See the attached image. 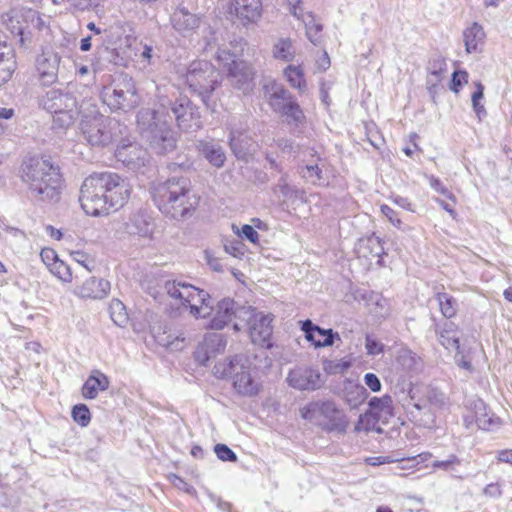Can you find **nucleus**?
I'll return each instance as SVG.
<instances>
[{"label":"nucleus","instance_id":"obj_1","mask_svg":"<svg viewBox=\"0 0 512 512\" xmlns=\"http://www.w3.org/2000/svg\"><path fill=\"white\" fill-rule=\"evenodd\" d=\"M157 110L142 109L137 114V124L142 136L159 154H165L176 148L175 132L171 128L172 118L178 128L184 132H195L202 127L198 108L188 98L175 102L159 98Z\"/></svg>","mask_w":512,"mask_h":512},{"label":"nucleus","instance_id":"obj_2","mask_svg":"<svg viewBox=\"0 0 512 512\" xmlns=\"http://www.w3.org/2000/svg\"><path fill=\"white\" fill-rule=\"evenodd\" d=\"M164 290L179 307L189 308L194 317L211 316L209 323L211 329L221 330L234 319L242 323L243 318L251 314L250 306L239 305L231 298H224L218 301L216 306H211L209 294L187 282L167 281Z\"/></svg>","mask_w":512,"mask_h":512},{"label":"nucleus","instance_id":"obj_3","mask_svg":"<svg viewBox=\"0 0 512 512\" xmlns=\"http://www.w3.org/2000/svg\"><path fill=\"white\" fill-rule=\"evenodd\" d=\"M131 186L127 179L111 171L94 172L83 181L79 201L87 215H107L128 201Z\"/></svg>","mask_w":512,"mask_h":512},{"label":"nucleus","instance_id":"obj_4","mask_svg":"<svg viewBox=\"0 0 512 512\" xmlns=\"http://www.w3.org/2000/svg\"><path fill=\"white\" fill-rule=\"evenodd\" d=\"M21 181L31 197L41 201H57L62 186V176L57 165L49 158L32 156L20 166Z\"/></svg>","mask_w":512,"mask_h":512},{"label":"nucleus","instance_id":"obj_5","mask_svg":"<svg viewBox=\"0 0 512 512\" xmlns=\"http://www.w3.org/2000/svg\"><path fill=\"white\" fill-rule=\"evenodd\" d=\"M152 197L158 209L173 219L189 215L199 204L187 177H171L157 183L152 188Z\"/></svg>","mask_w":512,"mask_h":512},{"label":"nucleus","instance_id":"obj_6","mask_svg":"<svg viewBox=\"0 0 512 512\" xmlns=\"http://www.w3.org/2000/svg\"><path fill=\"white\" fill-rule=\"evenodd\" d=\"M299 412L304 420L326 432L345 433L349 425L345 411L332 400L310 402Z\"/></svg>","mask_w":512,"mask_h":512},{"label":"nucleus","instance_id":"obj_7","mask_svg":"<svg viewBox=\"0 0 512 512\" xmlns=\"http://www.w3.org/2000/svg\"><path fill=\"white\" fill-rule=\"evenodd\" d=\"M250 361L242 355L220 361L214 366L217 378H231L235 390L243 396H254L258 393L259 385L250 373Z\"/></svg>","mask_w":512,"mask_h":512},{"label":"nucleus","instance_id":"obj_8","mask_svg":"<svg viewBox=\"0 0 512 512\" xmlns=\"http://www.w3.org/2000/svg\"><path fill=\"white\" fill-rule=\"evenodd\" d=\"M216 60L225 71L231 86L245 95L253 91L256 71L251 63L237 60L236 55L226 48L218 49Z\"/></svg>","mask_w":512,"mask_h":512},{"label":"nucleus","instance_id":"obj_9","mask_svg":"<svg viewBox=\"0 0 512 512\" xmlns=\"http://www.w3.org/2000/svg\"><path fill=\"white\" fill-rule=\"evenodd\" d=\"M43 108L53 115V127L65 129L72 125L79 115L76 98L67 92L52 89L41 100Z\"/></svg>","mask_w":512,"mask_h":512},{"label":"nucleus","instance_id":"obj_10","mask_svg":"<svg viewBox=\"0 0 512 512\" xmlns=\"http://www.w3.org/2000/svg\"><path fill=\"white\" fill-rule=\"evenodd\" d=\"M84 139L91 145L105 147L122 134L121 124L102 114L84 116L80 123Z\"/></svg>","mask_w":512,"mask_h":512},{"label":"nucleus","instance_id":"obj_11","mask_svg":"<svg viewBox=\"0 0 512 512\" xmlns=\"http://www.w3.org/2000/svg\"><path fill=\"white\" fill-rule=\"evenodd\" d=\"M101 98L112 111L131 110L140 101L133 79L126 74L120 75L110 85L105 86Z\"/></svg>","mask_w":512,"mask_h":512},{"label":"nucleus","instance_id":"obj_12","mask_svg":"<svg viewBox=\"0 0 512 512\" xmlns=\"http://www.w3.org/2000/svg\"><path fill=\"white\" fill-rule=\"evenodd\" d=\"M186 84L190 91L206 102L210 94L221 81L220 72L208 61H193L185 75Z\"/></svg>","mask_w":512,"mask_h":512},{"label":"nucleus","instance_id":"obj_13","mask_svg":"<svg viewBox=\"0 0 512 512\" xmlns=\"http://www.w3.org/2000/svg\"><path fill=\"white\" fill-rule=\"evenodd\" d=\"M393 416L394 405L389 394L372 397L368 401L367 411L359 416L356 430H360V426H363L366 431L374 430L379 422L386 424Z\"/></svg>","mask_w":512,"mask_h":512},{"label":"nucleus","instance_id":"obj_14","mask_svg":"<svg viewBox=\"0 0 512 512\" xmlns=\"http://www.w3.org/2000/svg\"><path fill=\"white\" fill-rule=\"evenodd\" d=\"M271 322V315L257 312L251 307V314H249V317L246 316L243 318L242 323L235 322L233 324V328L236 331H240L245 325H247L252 342L254 344L269 347L272 335Z\"/></svg>","mask_w":512,"mask_h":512},{"label":"nucleus","instance_id":"obj_15","mask_svg":"<svg viewBox=\"0 0 512 512\" xmlns=\"http://www.w3.org/2000/svg\"><path fill=\"white\" fill-rule=\"evenodd\" d=\"M286 380L290 387L300 391H314L321 388L324 383L319 369L306 366L292 369Z\"/></svg>","mask_w":512,"mask_h":512},{"label":"nucleus","instance_id":"obj_16","mask_svg":"<svg viewBox=\"0 0 512 512\" xmlns=\"http://www.w3.org/2000/svg\"><path fill=\"white\" fill-rule=\"evenodd\" d=\"M123 226L125 233L130 237L151 239L155 224L147 210L139 209L128 216Z\"/></svg>","mask_w":512,"mask_h":512},{"label":"nucleus","instance_id":"obj_17","mask_svg":"<svg viewBox=\"0 0 512 512\" xmlns=\"http://www.w3.org/2000/svg\"><path fill=\"white\" fill-rule=\"evenodd\" d=\"M110 289L108 280L91 276L76 284L72 293L80 299L102 300L108 296Z\"/></svg>","mask_w":512,"mask_h":512},{"label":"nucleus","instance_id":"obj_18","mask_svg":"<svg viewBox=\"0 0 512 512\" xmlns=\"http://www.w3.org/2000/svg\"><path fill=\"white\" fill-rule=\"evenodd\" d=\"M115 157L127 168L136 170L148 161V152L137 143H128L117 147Z\"/></svg>","mask_w":512,"mask_h":512},{"label":"nucleus","instance_id":"obj_19","mask_svg":"<svg viewBox=\"0 0 512 512\" xmlns=\"http://www.w3.org/2000/svg\"><path fill=\"white\" fill-rule=\"evenodd\" d=\"M263 94L270 108L278 113L279 110L294 96L284 85L274 79H268L263 83Z\"/></svg>","mask_w":512,"mask_h":512},{"label":"nucleus","instance_id":"obj_20","mask_svg":"<svg viewBox=\"0 0 512 512\" xmlns=\"http://www.w3.org/2000/svg\"><path fill=\"white\" fill-rule=\"evenodd\" d=\"M301 329L305 333L306 340L316 348L332 346L335 339H340L339 334L332 329L321 328L309 319L302 322Z\"/></svg>","mask_w":512,"mask_h":512},{"label":"nucleus","instance_id":"obj_21","mask_svg":"<svg viewBox=\"0 0 512 512\" xmlns=\"http://www.w3.org/2000/svg\"><path fill=\"white\" fill-rule=\"evenodd\" d=\"M61 57L54 52H43L37 58V71L44 85H51L58 79V71Z\"/></svg>","mask_w":512,"mask_h":512},{"label":"nucleus","instance_id":"obj_22","mask_svg":"<svg viewBox=\"0 0 512 512\" xmlns=\"http://www.w3.org/2000/svg\"><path fill=\"white\" fill-rule=\"evenodd\" d=\"M173 28L182 36H190L200 26L201 18L185 7H178L171 16Z\"/></svg>","mask_w":512,"mask_h":512},{"label":"nucleus","instance_id":"obj_23","mask_svg":"<svg viewBox=\"0 0 512 512\" xmlns=\"http://www.w3.org/2000/svg\"><path fill=\"white\" fill-rule=\"evenodd\" d=\"M231 10L243 25L255 23L262 15V0H233Z\"/></svg>","mask_w":512,"mask_h":512},{"label":"nucleus","instance_id":"obj_24","mask_svg":"<svg viewBox=\"0 0 512 512\" xmlns=\"http://www.w3.org/2000/svg\"><path fill=\"white\" fill-rule=\"evenodd\" d=\"M254 141L247 131L232 129L230 147L238 159H244L253 150Z\"/></svg>","mask_w":512,"mask_h":512},{"label":"nucleus","instance_id":"obj_25","mask_svg":"<svg viewBox=\"0 0 512 512\" xmlns=\"http://www.w3.org/2000/svg\"><path fill=\"white\" fill-rule=\"evenodd\" d=\"M108 377L99 370H94L87 378L82 387V396L85 399H95L99 391H105L109 388Z\"/></svg>","mask_w":512,"mask_h":512},{"label":"nucleus","instance_id":"obj_26","mask_svg":"<svg viewBox=\"0 0 512 512\" xmlns=\"http://www.w3.org/2000/svg\"><path fill=\"white\" fill-rule=\"evenodd\" d=\"M23 22L24 15L18 9H11L1 15V23L11 32V34L19 36V44L21 46L25 45V26L23 25Z\"/></svg>","mask_w":512,"mask_h":512},{"label":"nucleus","instance_id":"obj_27","mask_svg":"<svg viewBox=\"0 0 512 512\" xmlns=\"http://www.w3.org/2000/svg\"><path fill=\"white\" fill-rule=\"evenodd\" d=\"M463 40L467 53H477L482 50L485 40L483 27L474 22L463 32Z\"/></svg>","mask_w":512,"mask_h":512},{"label":"nucleus","instance_id":"obj_28","mask_svg":"<svg viewBox=\"0 0 512 512\" xmlns=\"http://www.w3.org/2000/svg\"><path fill=\"white\" fill-rule=\"evenodd\" d=\"M356 252L359 257L380 258L384 254V247L381 238L372 234L366 238L360 239L356 245Z\"/></svg>","mask_w":512,"mask_h":512},{"label":"nucleus","instance_id":"obj_29","mask_svg":"<svg viewBox=\"0 0 512 512\" xmlns=\"http://www.w3.org/2000/svg\"><path fill=\"white\" fill-rule=\"evenodd\" d=\"M435 331L442 346L446 349H459L460 340L457 336V327L453 322L445 321L442 325L436 324Z\"/></svg>","mask_w":512,"mask_h":512},{"label":"nucleus","instance_id":"obj_30","mask_svg":"<svg viewBox=\"0 0 512 512\" xmlns=\"http://www.w3.org/2000/svg\"><path fill=\"white\" fill-rule=\"evenodd\" d=\"M475 409L476 412L474 416L467 415L464 417L465 426L467 428H471L475 423L479 429L490 430L496 424L497 419L488 417L486 413H480L486 410L485 404L482 400H477L475 402Z\"/></svg>","mask_w":512,"mask_h":512},{"label":"nucleus","instance_id":"obj_31","mask_svg":"<svg viewBox=\"0 0 512 512\" xmlns=\"http://www.w3.org/2000/svg\"><path fill=\"white\" fill-rule=\"evenodd\" d=\"M283 75L290 87L297 90L300 95L307 91V81L301 65H288L283 70Z\"/></svg>","mask_w":512,"mask_h":512},{"label":"nucleus","instance_id":"obj_32","mask_svg":"<svg viewBox=\"0 0 512 512\" xmlns=\"http://www.w3.org/2000/svg\"><path fill=\"white\" fill-rule=\"evenodd\" d=\"M201 154L209 161V163L217 168L224 165L226 155L223 148L216 143L201 141L198 145Z\"/></svg>","mask_w":512,"mask_h":512},{"label":"nucleus","instance_id":"obj_33","mask_svg":"<svg viewBox=\"0 0 512 512\" xmlns=\"http://www.w3.org/2000/svg\"><path fill=\"white\" fill-rule=\"evenodd\" d=\"M226 339L218 333H209L205 336L200 349L205 353V360L214 357L216 354L224 351Z\"/></svg>","mask_w":512,"mask_h":512},{"label":"nucleus","instance_id":"obj_34","mask_svg":"<svg viewBox=\"0 0 512 512\" xmlns=\"http://www.w3.org/2000/svg\"><path fill=\"white\" fill-rule=\"evenodd\" d=\"M321 159L317 157L316 162H312L306 164L304 166L299 167V173L303 179L312 185L320 186L325 183V178L323 176V169L319 165L318 161Z\"/></svg>","mask_w":512,"mask_h":512},{"label":"nucleus","instance_id":"obj_35","mask_svg":"<svg viewBox=\"0 0 512 512\" xmlns=\"http://www.w3.org/2000/svg\"><path fill=\"white\" fill-rule=\"evenodd\" d=\"M272 54L277 60L290 62L294 59L296 50L291 39L281 38L273 45Z\"/></svg>","mask_w":512,"mask_h":512},{"label":"nucleus","instance_id":"obj_36","mask_svg":"<svg viewBox=\"0 0 512 512\" xmlns=\"http://www.w3.org/2000/svg\"><path fill=\"white\" fill-rule=\"evenodd\" d=\"M281 116L286 118L289 124L298 125L305 118L304 112L301 109L299 103L293 97L290 99L278 112Z\"/></svg>","mask_w":512,"mask_h":512},{"label":"nucleus","instance_id":"obj_37","mask_svg":"<svg viewBox=\"0 0 512 512\" xmlns=\"http://www.w3.org/2000/svg\"><path fill=\"white\" fill-rule=\"evenodd\" d=\"M298 19L304 23L308 39L315 45L320 43L322 25L316 23L315 17L309 12H301Z\"/></svg>","mask_w":512,"mask_h":512},{"label":"nucleus","instance_id":"obj_38","mask_svg":"<svg viewBox=\"0 0 512 512\" xmlns=\"http://www.w3.org/2000/svg\"><path fill=\"white\" fill-rule=\"evenodd\" d=\"M109 313L112 321L117 326L124 327L129 321L126 307L119 299L111 300L109 304Z\"/></svg>","mask_w":512,"mask_h":512},{"label":"nucleus","instance_id":"obj_39","mask_svg":"<svg viewBox=\"0 0 512 512\" xmlns=\"http://www.w3.org/2000/svg\"><path fill=\"white\" fill-rule=\"evenodd\" d=\"M436 299L438 301L440 311L445 318L449 319L455 316L457 312V302L451 295L447 293H438L436 295Z\"/></svg>","mask_w":512,"mask_h":512},{"label":"nucleus","instance_id":"obj_40","mask_svg":"<svg viewBox=\"0 0 512 512\" xmlns=\"http://www.w3.org/2000/svg\"><path fill=\"white\" fill-rule=\"evenodd\" d=\"M0 64L17 68L16 52L13 46L4 39H0Z\"/></svg>","mask_w":512,"mask_h":512},{"label":"nucleus","instance_id":"obj_41","mask_svg":"<svg viewBox=\"0 0 512 512\" xmlns=\"http://www.w3.org/2000/svg\"><path fill=\"white\" fill-rule=\"evenodd\" d=\"M397 362L404 370L412 371L417 368L420 363V358L411 350L401 349L397 356Z\"/></svg>","mask_w":512,"mask_h":512},{"label":"nucleus","instance_id":"obj_42","mask_svg":"<svg viewBox=\"0 0 512 512\" xmlns=\"http://www.w3.org/2000/svg\"><path fill=\"white\" fill-rule=\"evenodd\" d=\"M48 270L63 283H71L73 279L70 267L61 259L54 262Z\"/></svg>","mask_w":512,"mask_h":512},{"label":"nucleus","instance_id":"obj_43","mask_svg":"<svg viewBox=\"0 0 512 512\" xmlns=\"http://www.w3.org/2000/svg\"><path fill=\"white\" fill-rule=\"evenodd\" d=\"M72 419L81 427H87L91 421V413L87 405L77 404L71 411Z\"/></svg>","mask_w":512,"mask_h":512},{"label":"nucleus","instance_id":"obj_44","mask_svg":"<svg viewBox=\"0 0 512 512\" xmlns=\"http://www.w3.org/2000/svg\"><path fill=\"white\" fill-rule=\"evenodd\" d=\"M367 398V391L365 387L361 385H355L346 392V401L352 407L355 408L360 405Z\"/></svg>","mask_w":512,"mask_h":512},{"label":"nucleus","instance_id":"obj_45","mask_svg":"<svg viewBox=\"0 0 512 512\" xmlns=\"http://www.w3.org/2000/svg\"><path fill=\"white\" fill-rule=\"evenodd\" d=\"M426 178L428 179L430 187L435 192L445 196L447 199L451 200L454 204L456 203L455 195L445 187V185L442 183V181L439 178L435 177L434 175H427Z\"/></svg>","mask_w":512,"mask_h":512},{"label":"nucleus","instance_id":"obj_46","mask_svg":"<svg viewBox=\"0 0 512 512\" xmlns=\"http://www.w3.org/2000/svg\"><path fill=\"white\" fill-rule=\"evenodd\" d=\"M483 96L484 86L480 82H477L476 90L472 94V106L479 119H481L482 115H486L484 106L480 104V100L483 98Z\"/></svg>","mask_w":512,"mask_h":512},{"label":"nucleus","instance_id":"obj_47","mask_svg":"<svg viewBox=\"0 0 512 512\" xmlns=\"http://www.w3.org/2000/svg\"><path fill=\"white\" fill-rule=\"evenodd\" d=\"M426 399L429 405L435 409H441L447 404V398L445 394L437 389L428 390Z\"/></svg>","mask_w":512,"mask_h":512},{"label":"nucleus","instance_id":"obj_48","mask_svg":"<svg viewBox=\"0 0 512 512\" xmlns=\"http://www.w3.org/2000/svg\"><path fill=\"white\" fill-rule=\"evenodd\" d=\"M126 26L127 25L125 23L116 22L108 29L104 30V32L112 44H117L118 42H121V35L126 31Z\"/></svg>","mask_w":512,"mask_h":512},{"label":"nucleus","instance_id":"obj_49","mask_svg":"<svg viewBox=\"0 0 512 512\" xmlns=\"http://www.w3.org/2000/svg\"><path fill=\"white\" fill-rule=\"evenodd\" d=\"M214 452L218 459L224 462H236L237 455L225 444H216L214 446Z\"/></svg>","mask_w":512,"mask_h":512},{"label":"nucleus","instance_id":"obj_50","mask_svg":"<svg viewBox=\"0 0 512 512\" xmlns=\"http://www.w3.org/2000/svg\"><path fill=\"white\" fill-rule=\"evenodd\" d=\"M467 82H468L467 71H465V70L454 71L452 74L450 89L455 93H459L463 84H466Z\"/></svg>","mask_w":512,"mask_h":512},{"label":"nucleus","instance_id":"obj_51","mask_svg":"<svg viewBox=\"0 0 512 512\" xmlns=\"http://www.w3.org/2000/svg\"><path fill=\"white\" fill-rule=\"evenodd\" d=\"M365 348L367 350V354L371 356L379 355L384 350L383 344L370 335H367L365 338Z\"/></svg>","mask_w":512,"mask_h":512},{"label":"nucleus","instance_id":"obj_52","mask_svg":"<svg viewBox=\"0 0 512 512\" xmlns=\"http://www.w3.org/2000/svg\"><path fill=\"white\" fill-rule=\"evenodd\" d=\"M381 213L391 222V224L397 228H400L402 225V221L399 218L397 212L393 210L390 206L386 204H382L380 206Z\"/></svg>","mask_w":512,"mask_h":512},{"label":"nucleus","instance_id":"obj_53","mask_svg":"<svg viewBox=\"0 0 512 512\" xmlns=\"http://www.w3.org/2000/svg\"><path fill=\"white\" fill-rule=\"evenodd\" d=\"M445 67H446V63L441 58L433 59L430 62L428 69H429L430 75L435 78V81L440 80V76H441L442 72L445 70Z\"/></svg>","mask_w":512,"mask_h":512},{"label":"nucleus","instance_id":"obj_54","mask_svg":"<svg viewBox=\"0 0 512 512\" xmlns=\"http://www.w3.org/2000/svg\"><path fill=\"white\" fill-rule=\"evenodd\" d=\"M363 381L365 385L374 393L380 392L382 389V384L379 377L374 373H366L363 377Z\"/></svg>","mask_w":512,"mask_h":512},{"label":"nucleus","instance_id":"obj_55","mask_svg":"<svg viewBox=\"0 0 512 512\" xmlns=\"http://www.w3.org/2000/svg\"><path fill=\"white\" fill-rule=\"evenodd\" d=\"M169 480L179 490H183L188 494H192L195 492L193 486L188 484L184 479H182L176 474L169 475Z\"/></svg>","mask_w":512,"mask_h":512},{"label":"nucleus","instance_id":"obj_56","mask_svg":"<svg viewBox=\"0 0 512 512\" xmlns=\"http://www.w3.org/2000/svg\"><path fill=\"white\" fill-rule=\"evenodd\" d=\"M239 236L241 238L247 239L253 244H256L259 240L258 232L248 224L242 226L241 231L239 232Z\"/></svg>","mask_w":512,"mask_h":512},{"label":"nucleus","instance_id":"obj_57","mask_svg":"<svg viewBox=\"0 0 512 512\" xmlns=\"http://www.w3.org/2000/svg\"><path fill=\"white\" fill-rule=\"evenodd\" d=\"M455 350H456L455 362H456L457 366H459L460 368H462L464 370H467L469 373H472L474 371V368L471 364V361L463 354L460 347H459V349H455Z\"/></svg>","mask_w":512,"mask_h":512},{"label":"nucleus","instance_id":"obj_58","mask_svg":"<svg viewBox=\"0 0 512 512\" xmlns=\"http://www.w3.org/2000/svg\"><path fill=\"white\" fill-rule=\"evenodd\" d=\"M40 257L48 269L52 266V264H54V262L59 260L57 253L51 248L42 249Z\"/></svg>","mask_w":512,"mask_h":512},{"label":"nucleus","instance_id":"obj_59","mask_svg":"<svg viewBox=\"0 0 512 512\" xmlns=\"http://www.w3.org/2000/svg\"><path fill=\"white\" fill-rule=\"evenodd\" d=\"M70 4L81 11L88 10L99 4L100 0H68Z\"/></svg>","mask_w":512,"mask_h":512},{"label":"nucleus","instance_id":"obj_60","mask_svg":"<svg viewBox=\"0 0 512 512\" xmlns=\"http://www.w3.org/2000/svg\"><path fill=\"white\" fill-rule=\"evenodd\" d=\"M140 56L148 65L154 63V58H159V55L155 53L154 48L147 44L143 46Z\"/></svg>","mask_w":512,"mask_h":512},{"label":"nucleus","instance_id":"obj_61","mask_svg":"<svg viewBox=\"0 0 512 512\" xmlns=\"http://www.w3.org/2000/svg\"><path fill=\"white\" fill-rule=\"evenodd\" d=\"M459 460L455 455H451L447 460L433 462V468L448 470L453 464H458Z\"/></svg>","mask_w":512,"mask_h":512},{"label":"nucleus","instance_id":"obj_62","mask_svg":"<svg viewBox=\"0 0 512 512\" xmlns=\"http://www.w3.org/2000/svg\"><path fill=\"white\" fill-rule=\"evenodd\" d=\"M391 200L399 207L407 210V211H411V212H414V205L409 201L408 198L406 197H401V196H393L391 197Z\"/></svg>","mask_w":512,"mask_h":512},{"label":"nucleus","instance_id":"obj_63","mask_svg":"<svg viewBox=\"0 0 512 512\" xmlns=\"http://www.w3.org/2000/svg\"><path fill=\"white\" fill-rule=\"evenodd\" d=\"M16 68L0 64V86L9 81L15 72Z\"/></svg>","mask_w":512,"mask_h":512},{"label":"nucleus","instance_id":"obj_64","mask_svg":"<svg viewBox=\"0 0 512 512\" xmlns=\"http://www.w3.org/2000/svg\"><path fill=\"white\" fill-rule=\"evenodd\" d=\"M497 460L512 465V449H504L497 452Z\"/></svg>","mask_w":512,"mask_h":512}]
</instances>
